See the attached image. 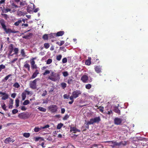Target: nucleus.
Returning <instances> with one entry per match:
<instances>
[{"mask_svg":"<svg viewBox=\"0 0 148 148\" xmlns=\"http://www.w3.org/2000/svg\"><path fill=\"white\" fill-rule=\"evenodd\" d=\"M5 22L4 20L1 19L0 20V24L2 26V28L4 29L6 34H10L11 33H16L18 32L15 30H12L10 28L7 29L5 24Z\"/></svg>","mask_w":148,"mask_h":148,"instance_id":"f257e3e1","label":"nucleus"},{"mask_svg":"<svg viewBox=\"0 0 148 148\" xmlns=\"http://www.w3.org/2000/svg\"><path fill=\"white\" fill-rule=\"evenodd\" d=\"M48 78L51 81L54 82L59 80L60 79L59 73H55L54 72L52 71L48 76Z\"/></svg>","mask_w":148,"mask_h":148,"instance_id":"f03ea898","label":"nucleus"},{"mask_svg":"<svg viewBox=\"0 0 148 148\" xmlns=\"http://www.w3.org/2000/svg\"><path fill=\"white\" fill-rule=\"evenodd\" d=\"M48 108L51 112L54 113L57 111L58 108L57 106L55 105H52L49 106Z\"/></svg>","mask_w":148,"mask_h":148,"instance_id":"7ed1b4c3","label":"nucleus"},{"mask_svg":"<svg viewBox=\"0 0 148 148\" xmlns=\"http://www.w3.org/2000/svg\"><path fill=\"white\" fill-rule=\"evenodd\" d=\"M101 119L99 116L95 117L93 119H91L90 120V123L92 124L94 123H99L101 121Z\"/></svg>","mask_w":148,"mask_h":148,"instance_id":"20e7f679","label":"nucleus"},{"mask_svg":"<svg viewBox=\"0 0 148 148\" xmlns=\"http://www.w3.org/2000/svg\"><path fill=\"white\" fill-rule=\"evenodd\" d=\"M14 45L13 44H10L8 47L9 52L8 53V56H12L14 54L12 53L14 49Z\"/></svg>","mask_w":148,"mask_h":148,"instance_id":"39448f33","label":"nucleus"},{"mask_svg":"<svg viewBox=\"0 0 148 148\" xmlns=\"http://www.w3.org/2000/svg\"><path fill=\"white\" fill-rule=\"evenodd\" d=\"M18 116L20 119H28L29 118V116L28 114H26L24 112H23L19 114Z\"/></svg>","mask_w":148,"mask_h":148,"instance_id":"423d86ee","label":"nucleus"},{"mask_svg":"<svg viewBox=\"0 0 148 148\" xmlns=\"http://www.w3.org/2000/svg\"><path fill=\"white\" fill-rule=\"evenodd\" d=\"M38 78L36 79L30 84V87L32 89H35L36 88V82Z\"/></svg>","mask_w":148,"mask_h":148,"instance_id":"0eeeda50","label":"nucleus"},{"mask_svg":"<svg viewBox=\"0 0 148 148\" xmlns=\"http://www.w3.org/2000/svg\"><path fill=\"white\" fill-rule=\"evenodd\" d=\"M49 127V125H47L44 127H36L34 128V130L35 132H38L42 129H45L48 128Z\"/></svg>","mask_w":148,"mask_h":148,"instance_id":"6e6552de","label":"nucleus"},{"mask_svg":"<svg viewBox=\"0 0 148 148\" xmlns=\"http://www.w3.org/2000/svg\"><path fill=\"white\" fill-rule=\"evenodd\" d=\"M81 92L80 90H76L74 91L72 93V95L74 97V98H76L79 95L81 94Z\"/></svg>","mask_w":148,"mask_h":148,"instance_id":"1a4fd4ad","label":"nucleus"},{"mask_svg":"<svg viewBox=\"0 0 148 148\" xmlns=\"http://www.w3.org/2000/svg\"><path fill=\"white\" fill-rule=\"evenodd\" d=\"M14 141L15 140L12 138L9 137L5 139L4 143L5 144H8L11 142L13 143L14 142Z\"/></svg>","mask_w":148,"mask_h":148,"instance_id":"9d476101","label":"nucleus"},{"mask_svg":"<svg viewBox=\"0 0 148 148\" xmlns=\"http://www.w3.org/2000/svg\"><path fill=\"white\" fill-rule=\"evenodd\" d=\"M94 69L95 71L97 73H99L101 72V66H95Z\"/></svg>","mask_w":148,"mask_h":148,"instance_id":"9b49d317","label":"nucleus"},{"mask_svg":"<svg viewBox=\"0 0 148 148\" xmlns=\"http://www.w3.org/2000/svg\"><path fill=\"white\" fill-rule=\"evenodd\" d=\"M122 121V119H121L118 118H116L114 119L115 124L116 125H120Z\"/></svg>","mask_w":148,"mask_h":148,"instance_id":"f8f14e48","label":"nucleus"},{"mask_svg":"<svg viewBox=\"0 0 148 148\" xmlns=\"http://www.w3.org/2000/svg\"><path fill=\"white\" fill-rule=\"evenodd\" d=\"M88 79V76L87 75H83L81 78V80L84 83H86Z\"/></svg>","mask_w":148,"mask_h":148,"instance_id":"ddd939ff","label":"nucleus"},{"mask_svg":"<svg viewBox=\"0 0 148 148\" xmlns=\"http://www.w3.org/2000/svg\"><path fill=\"white\" fill-rule=\"evenodd\" d=\"M29 61H26L25 62V64L24 65V67L27 69L28 71H29L30 70V65L28 64V62Z\"/></svg>","mask_w":148,"mask_h":148,"instance_id":"4468645a","label":"nucleus"},{"mask_svg":"<svg viewBox=\"0 0 148 148\" xmlns=\"http://www.w3.org/2000/svg\"><path fill=\"white\" fill-rule=\"evenodd\" d=\"M30 64H31V67L32 69H36L37 68V66L36 64H35V61H32V62H30Z\"/></svg>","mask_w":148,"mask_h":148,"instance_id":"2eb2a0df","label":"nucleus"},{"mask_svg":"<svg viewBox=\"0 0 148 148\" xmlns=\"http://www.w3.org/2000/svg\"><path fill=\"white\" fill-rule=\"evenodd\" d=\"M39 73L38 71V70H36L32 76L31 78L33 79L35 78Z\"/></svg>","mask_w":148,"mask_h":148,"instance_id":"dca6fc26","label":"nucleus"},{"mask_svg":"<svg viewBox=\"0 0 148 148\" xmlns=\"http://www.w3.org/2000/svg\"><path fill=\"white\" fill-rule=\"evenodd\" d=\"M110 143H112L113 144L112 145H111V147H113L116 146H119L120 144L118 143L117 142L114 141H110L109 142Z\"/></svg>","mask_w":148,"mask_h":148,"instance_id":"f3484780","label":"nucleus"},{"mask_svg":"<svg viewBox=\"0 0 148 148\" xmlns=\"http://www.w3.org/2000/svg\"><path fill=\"white\" fill-rule=\"evenodd\" d=\"M91 57H88V59L86 60L85 61V64L88 66L90 65L91 64Z\"/></svg>","mask_w":148,"mask_h":148,"instance_id":"a211bd4d","label":"nucleus"},{"mask_svg":"<svg viewBox=\"0 0 148 148\" xmlns=\"http://www.w3.org/2000/svg\"><path fill=\"white\" fill-rule=\"evenodd\" d=\"M90 121H88L87 123H85L84 124V126L85 127V129H84L83 130V131H85L87 129L89 128V125L92 124L90 123Z\"/></svg>","mask_w":148,"mask_h":148,"instance_id":"6ab92c4d","label":"nucleus"},{"mask_svg":"<svg viewBox=\"0 0 148 148\" xmlns=\"http://www.w3.org/2000/svg\"><path fill=\"white\" fill-rule=\"evenodd\" d=\"M73 80L72 77H69L67 81V83L70 85L71 84H72L73 82Z\"/></svg>","mask_w":148,"mask_h":148,"instance_id":"aec40b11","label":"nucleus"},{"mask_svg":"<svg viewBox=\"0 0 148 148\" xmlns=\"http://www.w3.org/2000/svg\"><path fill=\"white\" fill-rule=\"evenodd\" d=\"M34 140L36 142L38 141L39 140L41 141L44 140L43 138L40 137H34Z\"/></svg>","mask_w":148,"mask_h":148,"instance_id":"412c9836","label":"nucleus"},{"mask_svg":"<svg viewBox=\"0 0 148 148\" xmlns=\"http://www.w3.org/2000/svg\"><path fill=\"white\" fill-rule=\"evenodd\" d=\"M64 32L63 31H60L57 32L56 34V36H62L64 34Z\"/></svg>","mask_w":148,"mask_h":148,"instance_id":"4be33fe9","label":"nucleus"},{"mask_svg":"<svg viewBox=\"0 0 148 148\" xmlns=\"http://www.w3.org/2000/svg\"><path fill=\"white\" fill-rule=\"evenodd\" d=\"M22 23V20L21 19H19L17 21L15 22L14 24V25L16 26H17L19 25L20 24Z\"/></svg>","mask_w":148,"mask_h":148,"instance_id":"5701e85b","label":"nucleus"},{"mask_svg":"<svg viewBox=\"0 0 148 148\" xmlns=\"http://www.w3.org/2000/svg\"><path fill=\"white\" fill-rule=\"evenodd\" d=\"M33 34L32 33H30L28 35H26L23 37V38L26 39H27L29 38L30 37H31Z\"/></svg>","mask_w":148,"mask_h":148,"instance_id":"b1692460","label":"nucleus"},{"mask_svg":"<svg viewBox=\"0 0 148 148\" xmlns=\"http://www.w3.org/2000/svg\"><path fill=\"white\" fill-rule=\"evenodd\" d=\"M13 51L14 53L13 54H14H14L17 55L18 53V49L17 48L15 47L14 48Z\"/></svg>","mask_w":148,"mask_h":148,"instance_id":"393cba45","label":"nucleus"},{"mask_svg":"<svg viewBox=\"0 0 148 148\" xmlns=\"http://www.w3.org/2000/svg\"><path fill=\"white\" fill-rule=\"evenodd\" d=\"M3 95L4 96L2 97V99L3 100H5L8 98V95L7 94L5 93V94Z\"/></svg>","mask_w":148,"mask_h":148,"instance_id":"a878e982","label":"nucleus"},{"mask_svg":"<svg viewBox=\"0 0 148 148\" xmlns=\"http://www.w3.org/2000/svg\"><path fill=\"white\" fill-rule=\"evenodd\" d=\"M60 85L61 87L63 89H65L66 87L67 84L64 82H62L60 84Z\"/></svg>","mask_w":148,"mask_h":148,"instance_id":"bb28decb","label":"nucleus"},{"mask_svg":"<svg viewBox=\"0 0 148 148\" xmlns=\"http://www.w3.org/2000/svg\"><path fill=\"white\" fill-rule=\"evenodd\" d=\"M114 111L115 112L118 114H120V110L119 109L118 107H115L114 109Z\"/></svg>","mask_w":148,"mask_h":148,"instance_id":"cd10ccee","label":"nucleus"},{"mask_svg":"<svg viewBox=\"0 0 148 148\" xmlns=\"http://www.w3.org/2000/svg\"><path fill=\"white\" fill-rule=\"evenodd\" d=\"M26 97V93L24 92L22 94V100L23 101L25 100Z\"/></svg>","mask_w":148,"mask_h":148,"instance_id":"c85d7f7f","label":"nucleus"},{"mask_svg":"<svg viewBox=\"0 0 148 148\" xmlns=\"http://www.w3.org/2000/svg\"><path fill=\"white\" fill-rule=\"evenodd\" d=\"M38 109L40 111L42 112H45L46 111V108L41 107H39Z\"/></svg>","mask_w":148,"mask_h":148,"instance_id":"c756f323","label":"nucleus"},{"mask_svg":"<svg viewBox=\"0 0 148 148\" xmlns=\"http://www.w3.org/2000/svg\"><path fill=\"white\" fill-rule=\"evenodd\" d=\"M63 125V124L61 123H60L58 124L57 126V129L58 130L60 129L62 126Z\"/></svg>","mask_w":148,"mask_h":148,"instance_id":"7c9ffc66","label":"nucleus"},{"mask_svg":"<svg viewBox=\"0 0 148 148\" xmlns=\"http://www.w3.org/2000/svg\"><path fill=\"white\" fill-rule=\"evenodd\" d=\"M76 128L75 127H70V132H73L74 133H76Z\"/></svg>","mask_w":148,"mask_h":148,"instance_id":"2f4dec72","label":"nucleus"},{"mask_svg":"<svg viewBox=\"0 0 148 148\" xmlns=\"http://www.w3.org/2000/svg\"><path fill=\"white\" fill-rule=\"evenodd\" d=\"M64 41H61L60 42L59 41H57L56 42V44L57 45H58L59 46H61L63 44H64Z\"/></svg>","mask_w":148,"mask_h":148,"instance_id":"473e14b6","label":"nucleus"},{"mask_svg":"<svg viewBox=\"0 0 148 148\" xmlns=\"http://www.w3.org/2000/svg\"><path fill=\"white\" fill-rule=\"evenodd\" d=\"M42 38L45 40H47L48 39V34H45L43 35Z\"/></svg>","mask_w":148,"mask_h":148,"instance_id":"72a5a7b5","label":"nucleus"},{"mask_svg":"<svg viewBox=\"0 0 148 148\" xmlns=\"http://www.w3.org/2000/svg\"><path fill=\"white\" fill-rule=\"evenodd\" d=\"M23 136L27 138L29 137L30 134L29 133H24L23 134Z\"/></svg>","mask_w":148,"mask_h":148,"instance_id":"f704fd0d","label":"nucleus"},{"mask_svg":"<svg viewBox=\"0 0 148 148\" xmlns=\"http://www.w3.org/2000/svg\"><path fill=\"white\" fill-rule=\"evenodd\" d=\"M13 86L15 88H18L20 86L18 83L17 82H15L13 85Z\"/></svg>","mask_w":148,"mask_h":148,"instance_id":"c9c22d12","label":"nucleus"},{"mask_svg":"<svg viewBox=\"0 0 148 148\" xmlns=\"http://www.w3.org/2000/svg\"><path fill=\"white\" fill-rule=\"evenodd\" d=\"M21 54L23 57H25L26 55L25 54V52L24 49H21Z\"/></svg>","mask_w":148,"mask_h":148,"instance_id":"e433bc0d","label":"nucleus"},{"mask_svg":"<svg viewBox=\"0 0 148 148\" xmlns=\"http://www.w3.org/2000/svg\"><path fill=\"white\" fill-rule=\"evenodd\" d=\"M44 47L46 49H48L50 46L49 44L48 43H45L44 45Z\"/></svg>","mask_w":148,"mask_h":148,"instance_id":"4c0bfd02","label":"nucleus"},{"mask_svg":"<svg viewBox=\"0 0 148 148\" xmlns=\"http://www.w3.org/2000/svg\"><path fill=\"white\" fill-rule=\"evenodd\" d=\"M16 106V107H18L19 105V100L18 99H17L15 100Z\"/></svg>","mask_w":148,"mask_h":148,"instance_id":"58836bf2","label":"nucleus"},{"mask_svg":"<svg viewBox=\"0 0 148 148\" xmlns=\"http://www.w3.org/2000/svg\"><path fill=\"white\" fill-rule=\"evenodd\" d=\"M12 75L11 74L8 75L6 76L4 78V80H3V81L4 80V81H6Z\"/></svg>","mask_w":148,"mask_h":148,"instance_id":"ea45409f","label":"nucleus"},{"mask_svg":"<svg viewBox=\"0 0 148 148\" xmlns=\"http://www.w3.org/2000/svg\"><path fill=\"white\" fill-rule=\"evenodd\" d=\"M24 92L27 94V95H32L33 94V92L32 91H29L27 90H25Z\"/></svg>","mask_w":148,"mask_h":148,"instance_id":"a19ab883","label":"nucleus"},{"mask_svg":"<svg viewBox=\"0 0 148 148\" xmlns=\"http://www.w3.org/2000/svg\"><path fill=\"white\" fill-rule=\"evenodd\" d=\"M52 59L49 58L48 59L46 63L47 64H49L52 63Z\"/></svg>","mask_w":148,"mask_h":148,"instance_id":"79ce46f5","label":"nucleus"},{"mask_svg":"<svg viewBox=\"0 0 148 148\" xmlns=\"http://www.w3.org/2000/svg\"><path fill=\"white\" fill-rule=\"evenodd\" d=\"M29 101L28 100H26L24 101L23 104L24 105H26L29 104Z\"/></svg>","mask_w":148,"mask_h":148,"instance_id":"37998d69","label":"nucleus"},{"mask_svg":"<svg viewBox=\"0 0 148 148\" xmlns=\"http://www.w3.org/2000/svg\"><path fill=\"white\" fill-rule=\"evenodd\" d=\"M86 88L88 89H90L91 87V85L90 84H88L86 85Z\"/></svg>","mask_w":148,"mask_h":148,"instance_id":"c03bdc74","label":"nucleus"},{"mask_svg":"<svg viewBox=\"0 0 148 148\" xmlns=\"http://www.w3.org/2000/svg\"><path fill=\"white\" fill-rule=\"evenodd\" d=\"M62 57V56L61 55H59L57 56H56V60H57L60 61L61 60V58Z\"/></svg>","mask_w":148,"mask_h":148,"instance_id":"a18cd8bd","label":"nucleus"},{"mask_svg":"<svg viewBox=\"0 0 148 148\" xmlns=\"http://www.w3.org/2000/svg\"><path fill=\"white\" fill-rule=\"evenodd\" d=\"M98 109H99V111L102 112H103V111L104 108L101 106H100L98 108Z\"/></svg>","mask_w":148,"mask_h":148,"instance_id":"49530a36","label":"nucleus"},{"mask_svg":"<svg viewBox=\"0 0 148 148\" xmlns=\"http://www.w3.org/2000/svg\"><path fill=\"white\" fill-rule=\"evenodd\" d=\"M5 66L3 64H1L0 65V72L1 71L2 69H5Z\"/></svg>","mask_w":148,"mask_h":148,"instance_id":"de8ad7c7","label":"nucleus"},{"mask_svg":"<svg viewBox=\"0 0 148 148\" xmlns=\"http://www.w3.org/2000/svg\"><path fill=\"white\" fill-rule=\"evenodd\" d=\"M50 73V71L49 70H46L45 71V72L43 73V75H46L47 74H49Z\"/></svg>","mask_w":148,"mask_h":148,"instance_id":"09e8293b","label":"nucleus"},{"mask_svg":"<svg viewBox=\"0 0 148 148\" xmlns=\"http://www.w3.org/2000/svg\"><path fill=\"white\" fill-rule=\"evenodd\" d=\"M64 77H66L68 75V73L67 71H64L62 73Z\"/></svg>","mask_w":148,"mask_h":148,"instance_id":"8fccbe9b","label":"nucleus"},{"mask_svg":"<svg viewBox=\"0 0 148 148\" xmlns=\"http://www.w3.org/2000/svg\"><path fill=\"white\" fill-rule=\"evenodd\" d=\"M67 61V59L66 58H63L62 60V62L63 63H65Z\"/></svg>","mask_w":148,"mask_h":148,"instance_id":"3c124183","label":"nucleus"},{"mask_svg":"<svg viewBox=\"0 0 148 148\" xmlns=\"http://www.w3.org/2000/svg\"><path fill=\"white\" fill-rule=\"evenodd\" d=\"M27 11L28 12L30 13V12H31L32 11V9L31 8H29V6H28L27 8Z\"/></svg>","mask_w":148,"mask_h":148,"instance_id":"603ef678","label":"nucleus"},{"mask_svg":"<svg viewBox=\"0 0 148 148\" xmlns=\"http://www.w3.org/2000/svg\"><path fill=\"white\" fill-rule=\"evenodd\" d=\"M18 112V110L16 109H14L12 110V112L13 114H14Z\"/></svg>","mask_w":148,"mask_h":148,"instance_id":"864d4df0","label":"nucleus"},{"mask_svg":"<svg viewBox=\"0 0 148 148\" xmlns=\"http://www.w3.org/2000/svg\"><path fill=\"white\" fill-rule=\"evenodd\" d=\"M69 117V116H68L67 114H66L65 116L63 117V119L64 120H66Z\"/></svg>","mask_w":148,"mask_h":148,"instance_id":"5fc2aeb1","label":"nucleus"},{"mask_svg":"<svg viewBox=\"0 0 148 148\" xmlns=\"http://www.w3.org/2000/svg\"><path fill=\"white\" fill-rule=\"evenodd\" d=\"M47 92L46 90H45L43 91L42 94V96H45L47 95Z\"/></svg>","mask_w":148,"mask_h":148,"instance_id":"6e6d98bb","label":"nucleus"},{"mask_svg":"<svg viewBox=\"0 0 148 148\" xmlns=\"http://www.w3.org/2000/svg\"><path fill=\"white\" fill-rule=\"evenodd\" d=\"M106 113L107 114L109 115L112 114L113 112L111 110H110L109 111H108L106 112Z\"/></svg>","mask_w":148,"mask_h":148,"instance_id":"4d7b16f0","label":"nucleus"},{"mask_svg":"<svg viewBox=\"0 0 148 148\" xmlns=\"http://www.w3.org/2000/svg\"><path fill=\"white\" fill-rule=\"evenodd\" d=\"M2 108L5 111H6L7 110L6 108V105L5 104H4L2 106Z\"/></svg>","mask_w":148,"mask_h":148,"instance_id":"13d9d810","label":"nucleus"},{"mask_svg":"<svg viewBox=\"0 0 148 148\" xmlns=\"http://www.w3.org/2000/svg\"><path fill=\"white\" fill-rule=\"evenodd\" d=\"M63 97L64 99H68L69 98V95H68L66 94L64 95Z\"/></svg>","mask_w":148,"mask_h":148,"instance_id":"bf43d9fd","label":"nucleus"},{"mask_svg":"<svg viewBox=\"0 0 148 148\" xmlns=\"http://www.w3.org/2000/svg\"><path fill=\"white\" fill-rule=\"evenodd\" d=\"M5 12V13L8 12H10L11 11V10L10 9L7 8L4 9Z\"/></svg>","mask_w":148,"mask_h":148,"instance_id":"052dcab7","label":"nucleus"},{"mask_svg":"<svg viewBox=\"0 0 148 148\" xmlns=\"http://www.w3.org/2000/svg\"><path fill=\"white\" fill-rule=\"evenodd\" d=\"M25 2H24V1H22V2H20V7H22V6H23V5H25Z\"/></svg>","mask_w":148,"mask_h":148,"instance_id":"680f3d73","label":"nucleus"},{"mask_svg":"<svg viewBox=\"0 0 148 148\" xmlns=\"http://www.w3.org/2000/svg\"><path fill=\"white\" fill-rule=\"evenodd\" d=\"M5 0H1L0 1V4H3L4 5L5 4Z\"/></svg>","mask_w":148,"mask_h":148,"instance_id":"e2e57ef3","label":"nucleus"},{"mask_svg":"<svg viewBox=\"0 0 148 148\" xmlns=\"http://www.w3.org/2000/svg\"><path fill=\"white\" fill-rule=\"evenodd\" d=\"M17 60V58H15L14 59H13L12 61H10V62L11 63H14Z\"/></svg>","mask_w":148,"mask_h":148,"instance_id":"0e129e2a","label":"nucleus"},{"mask_svg":"<svg viewBox=\"0 0 148 148\" xmlns=\"http://www.w3.org/2000/svg\"><path fill=\"white\" fill-rule=\"evenodd\" d=\"M21 109L23 111H25L27 109V108H25L24 106H23L21 107Z\"/></svg>","mask_w":148,"mask_h":148,"instance_id":"69168bd1","label":"nucleus"},{"mask_svg":"<svg viewBox=\"0 0 148 148\" xmlns=\"http://www.w3.org/2000/svg\"><path fill=\"white\" fill-rule=\"evenodd\" d=\"M16 95V94L15 93H13L11 95V96L13 98H15Z\"/></svg>","mask_w":148,"mask_h":148,"instance_id":"338daca9","label":"nucleus"},{"mask_svg":"<svg viewBox=\"0 0 148 148\" xmlns=\"http://www.w3.org/2000/svg\"><path fill=\"white\" fill-rule=\"evenodd\" d=\"M74 98L72 95L69 97L70 100L72 101H74Z\"/></svg>","mask_w":148,"mask_h":148,"instance_id":"774afa93","label":"nucleus"}]
</instances>
